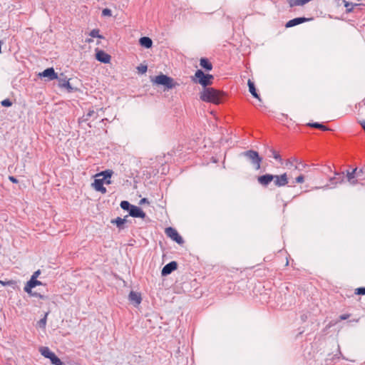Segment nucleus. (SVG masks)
I'll return each instance as SVG.
<instances>
[{
  "mask_svg": "<svg viewBox=\"0 0 365 365\" xmlns=\"http://www.w3.org/2000/svg\"><path fill=\"white\" fill-rule=\"evenodd\" d=\"M0 283L2 284L3 285H6L7 283L6 282H4L0 280Z\"/></svg>",
  "mask_w": 365,
  "mask_h": 365,
  "instance_id": "obj_51",
  "label": "nucleus"
},
{
  "mask_svg": "<svg viewBox=\"0 0 365 365\" xmlns=\"http://www.w3.org/2000/svg\"><path fill=\"white\" fill-rule=\"evenodd\" d=\"M139 43L140 46L146 48H150L153 46V41L151 40L150 38L147 36L141 37L139 40Z\"/></svg>",
  "mask_w": 365,
  "mask_h": 365,
  "instance_id": "obj_16",
  "label": "nucleus"
},
{
  "mask_svg": "<svg viewBox=\"0 0 365 365\" xmlns=\"http://www.w3.org/2000/svg\"><path fill=\"white\" fill-rule=\"evenodd\" d=\"M58 85L61 88H66L69 92L73 91V88L71 87L69 81L67 80L66 78H60Z\"/></svg>",
  "mask_w": 365,
  "mask_h": 365,
  "instance_id": "obj_19",
  "label": "nucleus"
},
{
  "mask_svg": "<svg viewBox=\"0 0 365 365\" xmlns=\"http://www.w3.org/2000/svg\"><path fill=\"white\" fill-rule=\"evenodd\" d=\"M274 179V176L273 175L266 174L259 176L257 181L261 185L267 187Z\"/></svg>",
  "mask_w": 365,
  "mask_h": 365,
  "instance_id": "obj_10",
  "label": "nucleus"
},
{
  "mask_svg": "<svg viewBox=\"0 0 365 365\" xmlns=\"http://www.w3.org/2000/svg\"><path fill=\"white\" fill-rule=\"evenodd\" d=\"M93 41V40L92 37H91V38H86V39L85 40V42H86V43H92Z\"/></svg>",
  "mask_w": 365,
  "mask_h": 365,
  "instance_id": "obj_50",
  "label": "nucleus"
},
{
  "mask_svg": "<svg viewBox=\"0 0 365 365\" xmlns=\"http://www.w3.org/2000/svg\"><path fill=\"white\" fill-rule=\"evenodd\" d=\"M137 70H138V73L143 74V73H145L147 71L148 67L145 65H140V66L137 67Z\"/></svg>",
  "mask_w": 365,
  "mask_h": 365,
  "instance_id": "obj_39",
  "label": "nucleus"
},
{
  "mask_svg": "<svg viewBox=\"0 0 365 365\" xmlns=\"http://www.w3.org/2000/svg\"><path fill=\"white\" fill-rule=\"evenodd\" d=\"M346 178L348 181L352 184H356L361 180H365V168H355L351 172L347 171Z\"/></svg>",
  "mask_w": 365,
  "mask_h": 365,
  "instance_id": "obj_3",
  "label": "nucleus"
},
{
  "mask_svg": "<svg viewBox=\"0 0 365 365\" xmlns=\"http://www.w3.org/2000/svg\"><path fill=\"white\" fill-rule=\"evenodd\" d=\"M274 183L277 187H282L288 183V178L287 173L280 175H274Z\"/></svg>",
  "mask_w": 365,
  "mask_h": 365,
  "instance_id": "obj_8",
  "label": "nucleus"
},
{
  "mask_svg": "<svg viewBox=\"0 0 365 365\" xmlns=\"http://www.w3.org/2000/svg\"><path fill=\"white\" fill-rule=\"evenodd\" d=\"M103 15H110L111 14V11L108 9H105L103 10Z\"/></svg>",
  "mask_w": 365,
  "mask_h": 365,
  "instance_id": "obj_43",
  "label": "nucleus"
},
{
  "mask_svg": "<svg viewBox=\"0 0 365 365\" xmlns=\"http://www.w3.org/2000/svg\"><path fill=\"white\" fill-rule=\"evenodd\" d=\"M329 181H330L331 185H335L336 184L334 182H336V176H334L333 178H329Z\"/></svg>",
  "mask_w": 365,
  "mask_h": 365,
  "instance_id": "obj_45",
  "label": "nucleus"
},
{
  "mask_svg": "<svg viewBox=\"0 0 365 365\" xmlns=\"http://www.w3.org/2000/svg\"><path fill=\"white\" fill-rule=\"evenodd\" d=\"M39 75L41 77H47L48 80H54L58 78V75L53 68H48L45 69Z\"/></svg>",
  "mask_w": 365,
  "mask_h": 365,
  "instance_id": "obj_13",
  "label": "nucleus"
},
{
  "mask_svg": "<svg viewBox=\"0 0 365 365\" xmlns=\"http://www.w3.org/2000/svg\"><path fill=\"white\" fill-rule=\"evenodd\" d=\"M104 183L106 184V185H109L111 183V181H110V178H106L105 180H104Z\"/></svg>",
  "mask_w": 365,
  "mask_h": 365,
  "instance_id": "obj_49",
  "label": "nucleus"
},
{
  "mask_svg": "<svg viewBox=\"0 0 365 365\" xmlns=\"http://www.w3.org/2000/svg\"><path fill=\"white\" fill-rule=\"evenodd\" d=\"M129 215L133 217H140V218H145V213L143 211V210L136 206V205H133L130 212H129Z\"/></svg>",
  "mask_w": 365,
  "mask_h": 365,
  "instance_id": "obj_12",
  "label": "nucleus"
},
{
  "mask_svg": "<svg viewBox=\"0 0 365 365\" xmlns=\"http://www.w3.org/2000/svg\"><path fill=\"white\" fill-rule=\"evenodd\" d=\"M2 106L10 107L12 106V102L9 98H6L1 102Z\"/></svg>",
  "mask_w": 365,
  "mask_h": 365,
  "instance_id": "obj_38",
  "label": "nucleus"
},
{
  "mask_svg": "<svg viewBox=\"0 0 365 365\" xmlns=\"http://www.w3.org/2000/svg\"><path fill=\"white\" fill-rule=\"evenodd\" d=\"M96 59L103 63H108L110 61V56L102 50H97L96 54Z\"/></svg>",
  "mask_w": 365,
  "mask_h": 365,
  "instance_id": "obj_9",
  "label": "nucleus"
},
{
  "mask_svg": "<svg viewBox=\"0 0 365 365\" xmlns=\"http://www.w3.org/2000/svg\"><path fill=\"white\" fill-rule=\"evenodd\" d=\"M288 4L290 7L297 6H302L306 4L305 0H288Z\"/></svg>",
  "mask_w": 365,
  "mask_h": 365,
  "instance_id": "obj_24",
  "label": "nucleus"
},
{
  "mask_svg": "<svg viewBox=\"0 0 365 365\" xmlns=\"http://www.w3.org/2000/svg\"><path fill=\"white\" fill-rule=\"evenodd\" d=\"M355 294H365V287H360V288H357L356 290H355Z\"/></svg>",
  "mask_w": 365,
  "mask_h": 365,
  "instance_id": "obj_40",
  "label": "nucleus"
},
{
  "mask_svg": "<svg viewBox=\"0 0 365 365\" xmlns=\"http://www.w3.org/2000/svg\"><path fill=\"white\" fill-rule=\"evenodd\" d=\"M307 166V164L304 163V162L298 159V163H297L296 165H294V170L302 171Z\"/></svg>",
  "mask_w": 365,
  "mask_h": 365,
  "instance_id": "obj_30",
  "label": "nucleus"
},
{
  "mask_svg": "<svg viewBox=\"0 0 365 365\" xmlns=\"http://www.w3.org/2000/svg\"><path fill=\"white\" fill-rule=\"evenodd\" d=\"M128 298L131 302L135 304V305H139L142 300L140 294L133 291L130 292Z\"/></svg>",
  "mask_w": 365,
  "mask_h": 365,
  "instance_id": "obj_14",
  "label": "nucleus"
},
{
  "mask_svg": "<svg viewBox=\"0 0 365 365\" xmlns=\"http://www.w3.org/2000/svg\"><path fill=\"white\" fill-rule=\"evenodd\" d=\"M176 83H174V81L172 78L169 77L168 81L165 82L163 86H165L167 88L170 89L174 88L176 86Z\"/></svg>",
  "mask_w": 365,
  "mask_h": 365,
  "instance_id": "obj_29",
  "label": "nucleus"
},
{
  "mask_svg": "<svg viewBox=\"0 0 365 365\" xmlns=\"http://www.w3.org/2000/svg\"><path fill=\"white\" fill-rule=\"evenodd\" d=\"M339 356L340 357H341L344 360H347V361H349V359H348L347 358H346L345 356H343V354H341V351H339ZM350 361L351 362H355V360H350Z\"/></svg>",
  "mask_w": 365,
  "mask_h": 365,
  "instance_id": "obj_47",
  "label": "nucleus"
},
{
  "mask_svg": "<svg viewBox=\"0 0 365 365\" xmlns=\"http://www.w3.org/2000/svg\"><path fill=\"white\" fill-rule=\"evenodd\" d=\"M298 163V158H290L286 160L285 165L288 168H293L294 169V165Z\"/></svg>",
  "mask_w": 365,
  "mask_h": 365,
  "instance_id": "obj_23",
  "label": "nucleus"
},
{
  "mask_svg": "<svg viewBox=\"0 0 365 365\" xmlns=\"http://www.w3.org/2000/svg\"><path fill=\"white\" fill-rule=\"evenodd\" d=\"M165 232L168 237L176 242L179 245H182L184 242L182 237L178 234V231L171 227H167Z\"/></svg>",
  "mask_w": 365,
  "mask_h": 365,
  "instance_id": "obj_6",
  "label": "nucleus"
},
{
  "mask_svg": "<svg viewBox=\"0 0 365 365\" xmlns=\"http://www.w3.org/2000/svg\"><path fill=\"white\" fill-rule=\"evenodd\" d=\"M48 314V312H46L45 314L44 317L39 320L38 325L40 327L44 328L46 327Z\"/></svg>",
  "mask_w": 365,
  "mask_h": 365,
  "instance_id": "obj_34",
  "label": "nucleus"
},
{
  "mask_svg": "<svg viewBox=\"0 0 365 365\" xmlns=\"http://www.w3.org/2000/svg\"><path fill=\"white\" fill-rule=\"evenodd\" d=\"M358 4H352L351 2H347V1H345V4H344V6L346 7V12L347 13H350L353 11L354 9V7L357 6Z\"/></svg>",
  "mask_w": 365,
  "mask_h": 365,
  "instance_id": "obj_32",
  "label": "nucleus"
},
{
  "mask_svg": "<svg viewBox=\"0 0 365 365\" xmlns=\"http://www.w3.org/2000/svg\"><path fill=\"white\" fill-rule=\"evenodd\" d=\"M247 84H248V87H249V91L251 93V94L253 96V97L257 98L259 101H261L259 96L257 93L255 83L251 80H249Z\"/></svg>",
  "mask_w": 365,
  "mask_h": 365,
  "instance_id": "obj_18",
  "label": "nucleus"
},
{
  "mask_svg": "<svg viewBox=\"0 0 365 365\" xmlns=\"http://www.w3.org/2000/svg\"><path fill=\"white\" fill-rule=\"evenodd\" d=\"M270 152L272 153V157H273L275 160H278L279 163H282V158H281V156H280V155L279 154V153H278V152H277V151H276L275 150H274L273 148H271V149H270Z\"/></svg>",
  "mask_w": 365,
  "mask_h": 365,
  "instance_id": "obj_33",
  "label": "nucleus"
},
{
  "mask_svg": "<svg viewBox=\"0 0 365 365\" xmlns=\"http://www.w3.org/2000/svg\"><path fill=\"white\" fill-rule=\"evenodd\" d=\"M178 268V264L175 261H172L167 264H165L161 272V274L163 276H167L172 273L173 271H175Z\"/></svg>",
  "mask_w": 365,
  "mask_h": 365,
  "instance_id": "obj_7",
  "label": "nucleus"
},
{
  "mask_svg": "<svg viewBox=\"0 0 365 365\" xmlns=\"http://www.w3.org/2000/svg\"><path fill=\"white\" fill-rule=\"evenodd\" d=\"M176 83H174V81L172 78L169 77L168 81L165 82L163 86H165L167 88L170 89L174 88L176 86Z\"/></svg>",
  "mask_w": 365,
  "mask_h": 365,
  "instance_id": "obj_28",
  "label": "nucleus"
},
{
  "mask_svg": "<svg viewBox=\"0 0 365 365\" xmlns=\"http://www.w3.org/2000/svg\"><path fill=\"white\" fill-rule=\"evenodd\" d=\"M133 205H131L129 203V202L128 201H125V200H123L120 202V207L123 209V210H128L130 212L132 206Z\"/></svg>",
  "mask_w": 365,
  "mask_h": 365,
  "instance_id": "obj_31",
  "label": "nucleus"
},
{
  "mask_svg": "<svg viewBox=\"0 0 365 365\" xmlns=\"http://www.w3.org/2000/svg\"><path fill=\"white\" fill-rule=\"evenodd\" d=\"M224 93L214 88H204L200 98L202 101L220 104L222 102Z\"/></svg>",
  "mask_w": 365,
  "mask_h": 365,
  "instance_id": "obj_1",
  "label": "nucleus"
},
{
  "mask_svg": "<svg viewBox=\"0 0 365 365\" xmlns=\"http://www.w3.org/2000/svg\"><path fill=\"white\" fill-rule=\"evenodd\" d=\"M307 21V19H306L304 17L295 18V19H293L292 20H289L286 24V27L287 28L292 27V26L299 25L300 24H302L304 22H306Z\"/></svg>",
  "mask_w": 365,
  "mask_h": 365,
  "instance_id": "obj_15",
  "label": "nucleus"
},
{
  "mask_svg": "<svg viewBox=\"0 0 365 365\" xmlns=\"http://www.w3.org/2000/svg\"><path fill=\"white\" fill-rule=\"evenodd\" d=\"M39 351L42 356H43L45 358H47V359H50L51 357V356L54 354L47 346H41L39 349Z\"/></svg>",
  "mask_w": 365,
  "mask_h": 365,
  "instance_id": "obj_20",
  "label": "nucleus"
},
{
  "mask_svg": "<svg viewBox=\"0 0 365 365\" xmlns=\"http://www.w3.org/2000/svg\"><path fill=\"white\" fill-rule=\"evenodd\" d=\"M169 76H167L163 74H160L159 76H155V78L154 80V82L158 85H163L166 81H168V78Z\"/></svg>",
  "mask_w": 365,
  "mask_h": 365,
  "instance_id": "obj_22",
  "label": "nucleus"
},
{
  "mask_svg": "<svg viewBox=\"0 0 365 365\" xmlns=\"http://www.w3.org/2000/svg\"><path fill=\"white\" fill-rule=\"evenodd\" d=\"M242 155L246 157L251 162L256 170H259L260 168L262 158L259 155L257 151L249 150L243 152Z\"/></svg>",
  "mask_w": 365,
  "mask_h": 365,
  "instance_id": "obj_5",
  "label": "nucleus"
},
{
  "mask_svg": "<svg viewBox=\"0 0 365 365\" xmlns=\"http://www.w3.org/2000/svg\"><path fill=\"white\" fill-rule=\"evenodd\" d=\"M100 31L98 29H94L91 31L89 36L92 38H104V37L99 34Z\"/></svg>",
  "mask_w": 365,
  "mask_h": 365,
  "instance_id": "obj_26",
  "label": "nucleus"
},
{
  "mask_svg": "<svg viewBox=\"0 0 365 365\" xmlns=\"http://www.w3.org/2000/svg\"><path fill=\"white\" fill-rule=\"evenodd\" d=\"M49 359L54 365H63V363L55 354H53Z\"/></svg>",
  "mask_w": 365,
  "mask_h": 365,
  "instance_id": "obj_25",
  "label": "nucleus"
},
{
  "mask_svg": "<svg viewBox=\"0 0 365 365\" xmlns=\"http://www.w3.org/2000/svg\"><path fill=\"white\" fill-rule=\"evenodd\" d=\"M42 282L37 279H30L29 281L26 284L24 289L26 293H31L32 292V289L36 286L41 285Z\"/></svg>",
  "mask_w": 365,
  "mask_h": 365,
  "instance_id": "obj_11",
  "label": "nucleus"
},
{
  "mask_svg": "<svg viewBox=\"0 0 365 365\" xmlns=\"http://www.w3.org/2000/svg\"><path fill=\"white\" fill-rule=\"evenodd\" d=\"M213 78L212 75L205 74L202 70H197L195 72L193 81L206 88L207 86H210L212 83Z\"/></svg>",
  "mask_w": 365,
  "mask_h": 365,
  "instance_id": "obj_4",
  "label": "nucleus"
},
{
  "mask_svg": "<svg viewBox=\"0 0 365 365\" xmlns=\"http://www.w3.org/2000/svg\"><path fill=\"white\" fill-rule=\"evenodd\" d=\"M200 66L206 71H211L212 69V65L206 58H202L200 62Z\"/></svg>",
  "mask_w": 365,
  "mask_h": 365,
  "instance_id": "obj_21",
  "label": "nucleus"
},
{
  "mask_svg": "<svg viewBox=\"0 0 365 365\" xmlns=\"http://www.w3.org/2000/svg\"><path fill=\"white\" fill-rule=\"evenodd\" d=\"M113 172L111 170H106L96 175V178L92 183V187L102 194L107 192V189L103 186L104 180L106 178H110Z\"/></svg>",
  "mask_w": 365,
  "mask_h": 365,
  "instance_id": "obj_2",
  "label": "nucleus"
},
{
  "mask_svg": "<svg viewBox=\"0 0 365 365\" xmlns=\"http://www.w3.org/2000/svg\"><path fill=\"white\" fill-rule=\"evenodd\" d=\"M30 296L38 297L41 299H47L48 297L43 294H41L40 293L36 292H31V293H28Z\"/></svg>",
  "mask_w": 365,
  "mask_h": 365,
  "instance_id": "obj_36",
  "label": "nucleus"
},
{
  "mask_svg": "<svg viewBox=\"0 0 365 365\" xmlns=\"http://www.w3.org/2000/svg\"><path fill=\"white\" fill-rule=\"evenodd\" d=\"M112 224H115L119 230L124 229V224L126 222V219L118 217L114 220H111Z\"/></svg>",
  "mask_w": 365,
  "mask_h": 365,
  "instance_id": "obj_17",
  "label": "nucleus"
},
{
  "mask_svg": "<svg viewBox=\"0 0 365 365\" xmlns=\"http://www.w3.org/2000/svg\"><path fill=\"white\" fill-rule=\"evenodd\" d=\"M40 274H41V271L38 269L34 272V274H32L31 278V279H37V277L39 276Z\"/></svg>",
  "mask_w": 365,
  "mask_h": 365,
  "instance_id": "obj_42",
  "label": "nucleus"
},
{
  "mask_svg": "<svg viewBox=\"0 0 365 365\" xmlns=\"http://www.w3.org/2000/svg\"><path fill=\"white\" fill-rule=\"evenodd\" d=\"M309 126L320 129L322 130H328L329 128L324 125L323 124L319 123H309Z\"/></svg>",
  "mask_w": 365,
  "mask_h": 365,
  "instance_id": "obj_27",
  "label": "nucleus"
},
{
  "mask_svg": "<svg viewBox=\"0 0 365 365\" xmlns=\"http://www.w3.org/2000/svg\"><path fill=\"white\" fill-rule=\"evenodd\" d=\"M349 317V314H342L339 317L340 320H345Z\"/></svg>",
  "mask_w": 365,
  "mask_h": 365,
  "instance_id": "obj_46",
  "label": "nucleus"
},
{
  "mask_svg": "<svg viewBox=\"0 0 365 365\" xmlns=\"http://www.w3.org/2000/svg\"><path fill=\"white\" fill-rule=\"evenodd\" d=\"M95 114H96V112H95L93 110H89V111L87 113L86 115V120H88V119H89V118H91V116H93V115H95Z\"/></svg>",
  "mask_w": 365,
  "mask_h": 365,
  "instance_id": "obj_41",
  "label": "nucleus"
},
{
  "mask_svg": "<svg viewBox=\"0 0 365 365\" xmlns=\"http://www.w3.org/2000/svg\"><path fill=\"white\" fill-rule=\"evenodd\" d=\"M304 182V176L303 175H299L297 176L294 180L292 182V183L294 185L295 183L297 184H302Z\"/></svg>",
  "mask_w": 365,
  "mask_h": 365,
  "instance_id": "obj_37",
  "label": "nucleus"
},
{
  "mask_svg": "<svg viewBox=\"0 0 365 365\" xmlns=\"http://www.w3.org/2000/svg\"><path fill=\"white\" fill-rule=\"evenodd\" d=\"M9 179L11 182H12L14 183H17L19 182L18 180L14 176H9Z\"/></svg>",
  "mask_w": 365,
  "mask_h": 365,
  "instance_id": "obj_44",
  "label": "nucleus"
},
{
  "mask_svg": "<svg viewBox=\"0 0 365 365\" xmlns=\"http://www.w3.org/2000/svg\"><path fill=\"white\" fill-rule=\"evenodd\" d=\"M335 176H336V182H334L335 184L341 183V182H343L344 178V173H335Z\"/></svg>",
  "mask_w": 365,
  "mask_h": 365,
  "instance_id": "obj_35",
  "label": "nucleus"
},
{
  "mask_svg": "<svg viewBox=\"0 0 365 365\" xmlns=\"http://www.w3.org/2000/svg\"><path fill=\"white\" fill-rule=\"evenodd\" d=\"M359 123H360L361 126L362 127V128H363V129L364 130V131H365V120H361V121L359 122Z\"/></svg>",
  "mask_w": 365,
  "mask_h": 365,
  "instance_id": "obj_48",
  "label": "nucleus"
}]
</instances>
